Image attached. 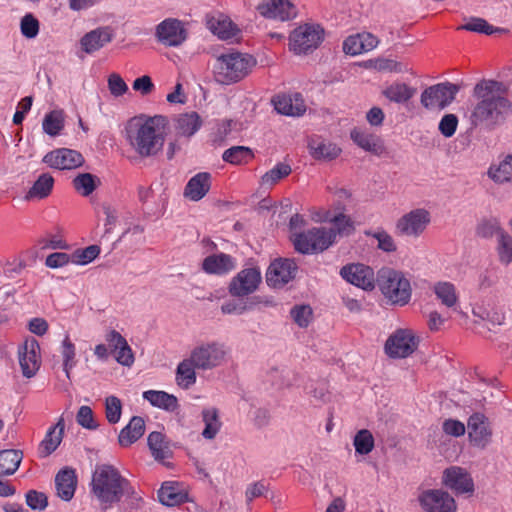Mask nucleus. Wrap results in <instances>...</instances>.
I'll list each match as a JSON object with an SVG mask.
<instances>
[{"label":"nucleus","mask_w":512,"mask_h":512,"mask_svg":"<svg viewBox=\"0 0 512 512\" xmlns=\"http://www.w3.org/2000/svg\"><path fill=\"white\" fill-rule=\"evenodd\" d=\"M256 59L239 51L219 55L213 66V75L217 83L231 85L246 78L256 66Z\"/></svg>","instance_id":"obj_4"},{"label":"nucleus","mask_w":512,"mask_h":512,"mask_svg":"<svg viewBox=\"0 0 512 512\" xmlns=\"http://www.w3.org/2000/svg\"><path fill=\"white\" fill-rule=\"evenodd\" d=\"M43 162L51 168L71 170L80 167L84 163V158L76 150L59 148L47 153L43 158Z\"/></svg>","instance_id":"obj_20"},{"label":"nucleus","mask_w":512,"mask_h":512,"mask_svg":"<svg viewBox=\"0 0 512 512\" xmlns=\"http://www.w3.org/2000/svg\"><path fill=\"white\" fill-rule=\"evenodd\" d=\"M40 24L38 19L31 13L24 15L20 22V30L24 37L35 38L39 33Z\"/></svg>","instance_id":"obj_56"},{"label":"nucleus","mask_w":512,"mask_h":512,"mask_svg":"<svg viewBox=\"0 0 512 512\" xmlns=\"http://www.w3.org/2000/svg\"><path fill=\"white\" fill-rule=\"evenodd\" d=\"M73 188L84 197L91 195L100 184V179L91 173L78 174L72 181Z\"/></svg>","instance_id":"obj_45"},{"label":"nucleus","mask_w":512,"mask_h":512,"mask_svg":"<svg viewBox=\"0 0 512 512\" xmlns=\"http://www.w3.org/2000/svg\"><path fill=\"white\" fill-rule=\"evenodd\" d=\"M143 398L152 406L167 411H174L178 407L177 398L165 391L147 390L143 392Z\"/></svg>","instance_id":"obj_36"},{"label":"nucleus","mask_w":512,"mask_h":512,"mask_svg":"<svg viewBox=\"0 0 512 512\" xmlns=\"http://www.w3.org/2000/svg\"><path fill=\"white\" fill-rule=\"evenodd\" d=\"M18 358L24 377L31 378L40 368V346L36 339L28 338L18 349Z\"/></svg>","instance_id":"obj_16"},{"label":"nucleus","mask_w":512,"mask_h":512,"mask_svg":"<svg viewBox=\"0 0 512 512\" xmlns=\"http://www.w3.org/2000/svg\"><path fill=\"white\" fill-rule=\"evenodd\" d=\"M64 428V419L60 418L54 426L48 429L38 447L39 457H48L58 448L63 439Z\"/></svg>","instance_id":"obj_27"},{"label":"nucleus","mask_w":512,"mask_h":512,"mask_svg":"<svg viewBox=\"0 0 512 512\" xmlns=\"http://www.w3.org/2000/svg\"><path fill=\"white\" fill-rule=\"evenodd\" d=\"M509 87L504 82L482 79L473 88L476 103L470 114L474 127L494 129L512 115V101L508 98Z\"/></svg>","instance_id":"obj_1"},{"label":"nucleus","mask_w":512,"mask_h":512,"mask_svg":"<svg viewBox=\"0 0 512 512\" xmlns=\"http://www.w3.org/2000/svg\"><path fill=\"white\" fill-rule=\"evenodd\" d=\"M202 419L205 424V427L202 431V436L208 440L214 439L222 426V423L219 419L218 410L216 408L203 409Z\"/></svg>","instance_id":"obj_41"},{"label":"nucleus","mask_w":512,"mask_h":512,"mask_svg":"<svg viewBox=\"0 0 512 512\" xmlns=\"http://www.w3.org/2000/svg\"><path fill=\"white\" fill-rule=\"evenodd\" d=\"M128 479L112 465H97L91 480V493L102 508L108 509L123 499Z\"/></svg>","instance_id":"obj_3"},{"label":"nucleus","mask_w":512,"mask_h":512,"mask_svg":"<svg viewBox=\"0 0 512 512\" xmlns=\"http://www.w3.org/2000/svg\"><path fill=\"white\" fill-rule=\"evenodd\" d=\"M297 265L292 259H276L266 272L267 285L273 288H281L295 278Z\"/></svg>","instance_id":"obj_15"},{"label":"nucleus","mask_w":512,"mask_h":512,"mask_svg":"<svg viewBox=\"0 0 512 512\" xmlns=\"http://www.w3.org/2000/svg\"><path fill=\"white\" fill-rule=\"evenodd\" d=\"M72 263V255L64 252H55L47 256L45 265L49 268H61Z\"/></svg>","instance_id":"obj_64"},{"label":"nucleus","mask_w":512,"mask_h":512,"mask_svg":"<svg viewBox=\"0 0 512 512\" xmlns=\"http://www.w3.org/2000/svg\"><path fill=\"white\" fill-rule=\"evenodd\" d=\"M113 40L110 27H99L86 33L80 39V45L84 52L92 54Z\"/></svg>","instance_id":"obj_22"},{"label":"nucleus","mask_w":512,"mask_h":512,"mask_svg":"<svg viewBox=\"0 0 512 512\" xmlns=\"http://www.w3.org/2000/svg\"><path fill=\"white\" fill-rule=\"evenodd\" d=\"M332 226L327 228L329 231H333L335 233V238L337 236H349L353 234L355 231L354 223L352 219L345 214H338L331 220Z\"/></svg>","instance_id":"obj_47"},{"label":"nucleus","mask_w":512,"mask_h":512,"mask_svg":"<svg viewBox=\"0 0 512 512\" xmlns=\"http://www.w3.org/2000/svg\"><path fill=\"white\" fill-rule=\"evenodd\" d=\"M61 355L63 358L64 371L67 377H69L70 370L76 365V348L73 342L71 341L69 335H66L62 341Z\"/></svg>","instance_id":"obj_49"},{"label":"nucleus","mask_w":512,"mask_h":512,"mask_svg":"<svg viewBox=\"0 0 512 512\" xmlns=\"http://www.w3.org/2000/svg\"><path fill=\"white\" fill-rule=\"evenodd\" d=\"M101 249L98 245H90L83 249H77L72 254V263L87 265L99 256Z\"/></svg>","instance_id":"obj_53"},{"label":"nucleus","mask_w":512,"mask_h":512,"mask_svg":"<svg viewBox=\"0 0 512 512\" xmlns=\"http://www.w3.org/2000/svg\"><path fill=\"white\" fill-rule=\"evenodd\" d=\"M419 339L411 329H397L386 340L385 353L393 359L407 358L417 349Z\"/></svg>","instance_id":"obj_9"},{"label":"nucleus","mask_w":512,"mask_h":512,"mask_svg":"<svg viewBox=\"0 0 512 512\" xmlns=\"http://www.w3.org/2000/svg\"><path fill=\"white\" fill-rule=\"evenodd\" d=\"M202 121L196 112L181 114L177 119L176 129L184 136H192L201 127Z\"/></svg>","instance_id":"obj_43"},{"label":"nucleus","mask_w":512,"mask_h":512,"mask_svg":"<svg viewBox=\"0 0 512 512\" xmlns=\"http://www.w3.org/2000/svg\"><path fill=\"white\" fill-rule=\"evenodd\" d=\"M500 232L505 231L501 228L499 221L496 219L483 220L478 224L476 229L477 235L482 238H491L494 235H497L499 238Z\"/></svg>","instance_id":"obj_57"},{"label":"nucleus","mask_w":512,"mask_h":512,"mask_svg":"<svg viewBox=\"0 0 512 512\" xmlns=\"http://www.w3.org/2000/svg\"><path fill=\"white\" fill-rule=\"evenodd\" d=\"M308 149L310 155L315 160L332 161L341 154V148L330 141L321 139L320 137H313L308 142Z\"/></svg>","instance_id":"obj_26"},{"label":"nucleus","mask_w":512,"mask_h":512,"mask_svg":"<svg viewBox=\"0 0 512 512\" xmlns=\"http://www.w3.org/2000/svg\"><path fill=\"white\" fill-rule=\"evenodd\" d=\"M122 414V402L116 396H108L105 399V416L110 424L119 422Z\"/></svg>","instance_id":"obj_55"},{"label":"nucleus","mask_w":512,"mask_h":512,"mask_svg":"<svg viewBox=\"0 0 512 512\" xmlns=\"http://www.w3.org/2000/svg\"><path fill=\"white\" fill-rule=\"evenodd\" d=\"M23 458L20 450L6 449L0 451V475L14 474Z\"/></svg>","instance_id":"obj_40"},{"label":"nucleus","mask_w":512,"mask_h":512,"mask_svg":"<svg viewBox=\"0 0 512 512\" xmlns=\"http://www.w3.org/2000/svg\"><path fill=\"white\" fill-rule=\"evenodd\" d=\"M377 281L382 294L389 302L399 306L409 303L412 288L409 279L403 272L392 268H382L378 272Z\"/></svg>","instance_id":"obj_5"},{"label":"nucleus","mask_w":512,"mask_h":512,"mask_svg":"<svg viewBox=\"0 0 512 512\" xmlns=\"http://www.w3.org/2000/svg\"><path fill=\"white\" fill-rule=\"evenodd\" d=\"M430 221V212L424 208H417L397 220L395 232L399 236L417 238L426 230Z\"/></svg>","instance_id":"obj_11"},{"label":"nucleus","mask_w":512,"mask_h":512,"mask_svg":"<svg viewBox=\"0 0 512 512\" xmlns=\"http://www.w3.org/2000/svg\"><path fill=\"white\" fill-rule=\"evenodd\" d=\"M351 139L365 151L380 154L382 152V144L380 139L366 131L360 129H353L350 133Z\"/></svg>","instance_id":"obj_37"},{"label":"nucleus","mask_w":512,"mask_h":512,"mask_svg":"<svg viewBox=\"0 0 512 512\" xmlns=\"http://www.w3.org/2000/svg\"><path fill=\"white\" fill-rule=\"evenodd\" d=\"M155 36L163 45L176 47L186 40L187 34L181 21L167 18L156 26Z\"/></svg>","instance_id":"obj_17"},{"label":"nucleus","mask_w":512,"mask_h":512,"mask_svg":"<svg viewBox=\"0 0 512 512\" xmlns=\"http://www.w3.org/2000/svg\"><path fill=\"white\" fill-rule=\"evenodd\" d=\"M158 499L163 505L172 507L186 502L188 494L179 483L169 481L162 484L158 491Z\"/></svg>","instance_id":"obj_30"},{"label":"nucleus","mask_w":512,"mask_h":512,"mask_svg":"<svg viewBox=\"0 0 512 512\" xmlns=\"http://www.w3.org/2000/svg\"><path fill=\"white\" fill-rule=\"evenodd\" d=\"M340 275L347 282L362 288L373 290L375 287V275L372 268L361 263L348 264L341 268Z\"/></svg>","instance_id":"obj_18"},{"label":"nucleus","mask_w":512,"mask_h":512,"mask_svg":"<svg viewBox=\"0 0 512 512\" xmlns=\"http://www.w3.org/2000/svg\"><path fill=\"white\" fill-rule=\"evenodd\" d=\"M53 186L54 178L49 173H43L37 178L33 186L29 189L25 195V199H44L51 194Z\"/></svg>","instance_id":"obj_38"},{"label":"nucleus","mask_w":512,"mask_h":512,"mask_svg":"<svg viewBox=\"0 0 512 512\" xmlns=\"http://www.w3.org/2000/svg\"><path fill=\"white\" fill-rule=\"evenodd\" d=\"M458 29L483 33L486 35H491L498 30L497 28H494L492 25H490L485 19L480 17H470L468 21L462 26L458 27Z\"/></svg>","instance_id":"obj_54"},{"label":"nucleus","mask_w":512,"mask_h":512,"mask_svg":"<svg viewBox=\"0 0 512 512\" xmlns=\"http://www.w3.org/2000/svg\"><path fill=\"white\" fill-rule=\"evenodd\" d=\"M353 445L358 454H369L374 448V437L367 429L359 430L354 436Z\"/></svg>","instance_id":"obj_48"},{"label":"nucleus","mask_w":512,"mask_h":512,"mask_svg":"<svg viewBox=\"0 0 512 512\" xmlns=\"http://www.w3.org/2000/svg\"><path fill=\"white\" fill-rule=\"evenodd\" d=\"M77 485V477L75 470L72 468L61 469L55 477V486L57 495L65 500L69 501L73 498Z\"/></svg>","instance_id":"obj_29"},{"label":"nucleus","mask_w":512,"mask_h":512,"mask_svg":"<svg viewBox=\"0 0 512 512\" xmlns=\"http://www.w3.org/2000/svg\"><path fill=\"white\" fill-rule=\"evenodd\" d=\"M497 253L502 264L512 263V237L507 232H500Z\"/></svg>","instance_id":"obj_52"},{"label":"nucleus","mask_w":512,"mask_h":512,"mask_svg":"<svg viewBox=\"0 0 512 512\" xmlns=\"http://www.w3.org/2000/svg\"><path fill=\"white\" fill-rule=\"evenodd\" d=\"M259 268L249 267L239 271L229 284V293L235 297H244L255 292L261 283Z\"/></svg>","instance_id":"obj_13"},{"label":"nucleus","mask_w":512,"mask_h":512,"mask_svg":"<svg viewBox=\"0 0 512 512\" xmlns=\"http://www.w3.org/2000/svg\"><path fill=\"white\" fill-rule=\"evenodd\" d=\"M290 316L300 328H306L312 322L313 310L310 305H295L290 310Z\"/></svg>","instance_id":"obj_50"},{"label":"nucleus","mask_w":512,"mask_h":512,"mask_svg":"<svg viewBox=\"0 0 512 512\" xmlns=\"http://www.w3.org/2000/svg\"><path fill=\"white\" fill-rule=\"evenodd\" d=\"M236 267L235 259L225 253L207 256L202 262V269L207 274L225 275Z\"/></svg>","instance_id":"obj_25"},{"label":"nucleus","mask_w":512,"mask_h":512,"mask_svg":"<svg viewBox=\"0 0 512 512\" xmlns=\"http://www.w3.org/2000/svg\"><path fill=\"white\" fill-rule=\"evenodd\" d=\"M373 67L380 72L404 73L408 71L407 67L401 62L387 58L376 59L374 61Z\"/></svg>","instance_id":"obj_58"},{"label":"nucleus","mask_w":512,"mask_h":512,"mask_svg":"<svg viewBox=\"0 0 512 512\" xmlns=\"http://www.w3.org/2000/svg\"><path fill=\"white\" fill-rule=\"evenodd\" d=\"M416 94V88L400 81H394L388 84L382 90V95L390 102L405 104L409 102Z\"/></svg>","instance_id":"obj_31"},{"label":"nucleus","mask_w":512,"mask_h":512,"mask_svg":"<svg viewBox=\"0 0 512 512\" xmlns=\"http://www.w3.org/2000/svg\"><path fill=\"white\" fill-rule=\"evenodd\" d=\"M210 187L211 174L208 172H199L186 184L184 196L191 201H199L207 195Z\"/></svg>","instance_id":"obj_28"},{"label":"nucleus","mask_w":512,"mask_h":512,"mask_svg":"<svg viewBox=\"0 0 512 512\" xmlns=\"http://www.w3.org/2000/svg\"><path fill=\"white\" fill-rule=\"evenodd\" d=\"M458 123L459 120L455 114H445L439 122L438 129L444 137L450 138L455 134Z\"/></svg>","instance_id":"obj_60"},{"label":"nucleus","mask_w":512,"mask_h":512,"mask_svg":"<svg viewBox=\"0 0 512 512\" xmlns=\"http://www.w3.org/2000/svg\"><path fill=\"white\" fill-rule=\"evenodd\" d=\"M108 88H109L110 93L114 97H120V96L124 95L125 93H127L128 89H129L126 82L117 73H112L111 75H109Z\"/></svg>","instance_id":"obj_62"},{"label":"nucleus","mask_w":512,"mask_h":512,"mask_svg":"<svg viewBox=\"0 0 512 512\" xmlns=\"http://www.w3.org/2000/svg\"><path fill=\"white\" fill-rule=\"evenodd\" d=\"M323 37L324 30L320 25H300L290 33L289 48L295 54H307L320 45Z\"/></svg>","instance_id":"obj_7"},{"label":"nucleus","mask_w":512,"mask_h":512,"mask_svg":"<svg viewBox=\"0 0 512 512\" xmlns=\"http://www.w3.org/2000/svg\"><path fill=\"white\" fill-rule=\"evenodd\" d=\"M291 172L292 168L288 163L279 162L272 169L262 175L260 184L263 187L271 188L282 179L288 177Z\"/></svg>","instance_id":"obj_42"},{"label":"nucleus","mask_w":512,"mask_h":512,"mask_svg":"<svg viewBox=\"0 0 512 512\" xmlns=\"http://www.w3.org/2000/svg\"><path fill=\"white\" fill-rule=\"evenodd\" d=\"M26 503L33 510H44L48 505V500L44 493L30 490L26 494Z\"/></svg>","instance_id":"obj_63"},{"label":"nucleus","mask_w":512,"mask_h":512,"mask_svg":"<svg viewBox=\"0 0 512 512\" xmlns=\"http://www.w3.org/2000/svg\"><path fill=\"white\" fill-rule=\"evenodd\" d=\"M147 444L153 458L161 463L172 457V449L166 436L158 431H153L148 435Z\"/></svg>","instance_id":"obj_32"},{"label":"nucleus","mask_w":512,"mask_h":512,"mask_svg":"<svg viewBox=\"0 0 512 512\" xmlns=\"http://www.w3.org/2000/svg\"><path fill=\"white\" fill-rule=\"evenodd\" d=\"M145 432V422L140 416H133L129 423L120 431L118 441L123 447L130 446L140 439Z\"/></svg>","instance_id":"obj_34"},{"label":"nucleus","mask_w":512,"mask_h":512,"mask_svg":"<svg viewBox=\"0 0 512 512\" xmlns=\"http://www.w3.org/2000/svg\"><path fill=\"white\" fill-rule=\"evenodd\" d=\"M437 300L447 308H455L459 302V295L453 283L439 281L432 288Z\"/></svg>","instance_id":"obj_35"},{"label":"nucleus","mask_w":512,"mask_h":512,"mask_svg":"<svg viewBox=\"0 0 512 512\" xmlns=\"http://www.w3.org/2000/svg\"><path fill=\"white\" fill-rule=\"evenodd\" d=\"M335 242V233L327 227H314L306 232L295 234L293 244L302 254L323 252Z\"/></svg>","instance_id":"obj_6"},{"label":"nucleus","mask_w":512,"mask_h":512,"mask_svg":"<svg viewBox=\"0 0 512 512\" xmlns=\"http://www.w3.org/2000/svg\"><path fill=\"white\" fill-rule=\"evenodd\" d=\"M207 25L211 32L222 40L232 39L239 33L237 26L228 17L222 14L211 17L207 21Z\"/></svg>","instance_id":"obj_33"},{"label":"nucleus","mask_w":512,"mask_h":512,"mask_svg":"<svg viewBox=\"0 0 512 512\" xmlns=\"http://www.w3.org/2000/svg\"><path fill=\"white\" fill-rule=\"evenodd\" d=\"M278 113L287 116H301L306 111V105L300 93L278 95L273 100Z\"/></svg>","instance_id":"obj_23"},{"label":"nucleus","mask_w":512,"mask_h":512,"mask_svg":"<svg viewBox=\"0 0 512 512\" xmlns=\"http://www.w3.org/2000/svg\"><path fill=\"white\" fill-rule=\"evenodd\" d=\"M42 128L46 134L52 137L59 135L61 130L64 128L63 112L53 110L47 113L43 119Z\"/></svg>","instance_id":"obj_46"},{"label":"nucleus","mask_w":512,"mask_h":512,"mask_svg":"<svg viewBox=\"0 0 512 512\" xmlns=\"http://www.w3.org/2000/svg\"><path fill=\"white\" fill-rule=\"evenodd\" d=\"M76 421L80 426L89 430H95L98 428L92 409L86 405H83L78 409Z\"/></svg>","instance_id":"obj_59"},{"label":"nucleus","mask_w":512,"mask_h":512,"mask_svg":"<svg viewBox=\"0 0 512 512\" xmlns=\"http://www.w3.org/2000/svg\"><path fill=\"white\" fill-rule=\"evenodd\" d=\"M488 177L496 184H512V152L500 155L487 170Z\"/></svg>","instance_id":"obj_24"},{"label":"nucleus","mask_w":512,"mask_h":512,"mask_svg":"<svg viewBox=\"0 0 512 512\" xmlns=\"http://www.w3.org/2000/svg\"><path fill=\"white\" fill-rule=\"evenodd\" d=\"M222 158L233 165L249 163L254 158L253 151L246 146H233L224 151Z\"/></svg>","instance_id":"obj_44"},{"label":"nucleus","mask_w":512,"mask_h":512,"mask_svg":"<svg viewBox=\"0 0 512 512\" xmlns=\"http://www.w3.org/2000/svg\"><path fill=\"white\" fill-rule=\"evenodd\" d=\"M257 11L265 18L286 21L296 17L297 9L288 0H268L257 6Z\"/></svg>","instance_id":"obj_21"},{"label":"nucleus","mask_w":512,"mask_h":512,"mask_svg":"<svg viewBox=\"0 0 512 512\" xmlns=\"http://www.w3.org/2000/svg\"><path fill=\"white\" fill-rule=\"evenodd\" d=\"M196 364H194L191 357L181 361L176 370V381L177 384L184 389L190 388L196 383Z\"/></svg>","instance_id":"obj_39"},{"label":"nucleus","mask_w":512,"mask_h":512,"mask_svg":"<svg viewBox=\"0 0 512 512\" xmlns=\"http://www.w3.org/2000/svg\"><path fill=\"white\" fill-rule=\"evenodd\" d=\"M442 484L456 495H472L475 490L474 481L470 473L459 466H451L443 471Z\"/></svg>","instance_id":"obj_14"},{"label":"nucleus","mask_w":512,"mask_h":512,"mask_svg":"<svg viewBox=\"0 0 512 512\" xmlns=\"http://www.w3.org/2000/svg\"><path fill=\"white\" fill-rule=\"evenodd\" d=\"M458 93V87L450 82L427 87L421 93L420 102L427 110H442L450 105Z\"/></svg>","instance_id":"obj_8"},{"label":"nucleus","mask_w":512,"mask_h":512,"mask_svg":"<svg viewBox=\"0 0 512 512\" xmlns=\"http://www.w3.org/2000/svg\"><path fill=\"white\" fill-rule=\"evenodd\" d=\"M112 354L115 360L122 366L130 367L135 361L134 353L127 340Z\"/></svg>","instance_id":"obj_61"},{"label":"nucleus","mask_w":512,"mask_h":512,"mask_svg":"<svg viewBox=\"0 0 512 512\" xmlns=\"http://www.w3.org/2000/svg\"><path fill=\"white\" fill-rule=\"evenodd\" d=\"M226 354L227 351L223 344L209 342L196 346L191 351L190 357L197 369L211 370L224 362Z\"/></svg>","instance_id":"obj_10"},{"label":"nucleus","mask_w":512,"mask_h":512,"mask_svg":"<svg viewBox=\"0 0 512 512\" xmlns=\"http://www.w3.org/2000/svg\"><path fill=\"white\" fill-rule=\"evenodd\" d=\"M365 234L377 240L378 249L387 253H393L397 250V245L393 237L384 229H378L377 231L374 232L366 231Z\"/></svg>","instance_id":"obj_51"},{"label":"nucleus","mask_w":512,"mask_h":512,"mask_svg":"<svg viewBox=\"0 0 512 512\" xmlns=\"http://www.w3.org/2000/svg\"><path fill=\"white\" fill-rule=\"evenodd\" d=\"M467 428L470 442L478 448H486L492 438L488 418L482 413H473L468 418Z\"/></svg>","instance_id":"obj_19"},{"label":"nucleus","mask_w":512,"mask_h":512,"mask_svg":"<svg viewBox=\"0 0 512 512\" xmlns=\"http://www.w3.org/2000/svg\"><path fill=\"white\" fill-rule=\"evenodd\" d=\"M418 502L425 512H456L455 499L442 489H426L419 493Z\"/></svg>","instance_id":"obj_12"},{"label":"nucleus","mask_w":512,"mask_h":512,"mask_svg":"<svg viewBox=\"0 0 512 512\" xmlns=\"http://www.w3.org/2000/svg\"><path fill=\"white\" fill-rule=\"evenodd\" d=\"M167 133V118L155 115L130 121L126 127V140L137 155L149 158L162 151Z\"/></svg>","instance_id":"obj_2"}]
</instances>
